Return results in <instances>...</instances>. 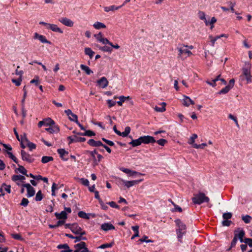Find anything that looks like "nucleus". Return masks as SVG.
I'll return each mask as SVG.
<instances>
[{
	"instance_id": "473e14b6",
	"label": "nucleus",
	"mask_w": 252,
	"mask_h": 252,
	"mask_svg": "<svg viewBox=\"0 0 252 252\" xmlns=\"http://www.w3.org/2000/svg\"><path fill=\"white\" fill-rule=\"evenodd\" d=\"M133 147H136L142 144L140 137L137 139L132 140L129 143Z\"/></svg>"
},
{
	"instance_id": "aec40b11",
	"label": "nucleus",
	"mask_w": 252,
	"mask_h": 252,
	"mask_svg": "<svg viewBox=\"0 0 252 252\" xmlns=\"http://www.w3.org/2000/svg\"><path fill=\"white\" fill-rule=\"evenodd\" d=\"M57 248L61 250V252H72V250L70 249L68 245L66 244H60L58 245Z\"/></svg>"
},
{
	"instance_id": "c03bdc74",
	"label": "nucleus",
	"mask_w": 252,
	"mask_h": 252,
	"mask_svg": "<svg viewBox=\"0 0 252 252\" xmlns=\"http://www.w3.org/2000/svg\"><path fill=\"white\" fill-rule=\"evenodd\" d=\"M68 138L70 139L71 142H84L86 140L84 137L77 138L75 136L73 138H72V137H69Z\"/></svg>"
},
{
	"instance_id": "13d9d810",
	"label": "nucleus",
	"mask_w": 252,
	"mask_h": 252,
	"mask_svg": "<svg viewBox=\"0 0 252 252\" xmlns=\"http://www.w3.org/2000/svg\"><path fill=\"white\" fill-rule=\"evenodd\" d=\"M11 236L14 239L18 240H23V238H22L21 236L19 234H11Z\"/></svg>"
},
{
	"instance_id": "7c9ffc66",
	"label": "nucleus",
	"mask_w": 252,
	"mask_h": 252,
	"mask_svg": "<svg viewBox=\"0 0 252 252\" xmlns=\"http://www.w3.org/2000/svg\"><path fill=\"white\" fill-rule=\"evenodd\" d=\"M80 68L82 70L85 71L87 75H90L93 72V71L88 66L84 64H81Z\"/></svg>"
},
{
	"instance_id": "a878e982",
	"label": "nucleus",
	"mask_w": 252,
	"mask_h": 252,
	"mask_svg": "<svg viewBox=\"0 0 252 252\" xmlns=\"http://www.w3.org/2000/svg\"><path fill=\"white\" fill-rule=\"evenodd\" d=\"M93 27L96 30H100L101 29H105L106 28V25L101 22L96 21L93 24Z\"/></svg>"
},
{
	"instance_id": "9b49d317",
	"label": "nucleus",
	"mask_w": 252,
	"mask_h": 252,
	"mask_svg": "<svg viewBox=\"0 0 252 252\" xmlns=\"http://www.w3.org/2000/svg\"><path fill=\"white\" fill-rule=\"evenodd\" d=\"M142 143L149 144L156 142L155 138L151 136L147 135L140 137Z\"/></svg>"
},
{
	"instance_id": "4be33fe9",
	"label": "nucleus",
	"mask_w": 252,
	"mask_h": 252,
	"mask_svg": "<svg viewBox=\"0 0 252 252\" xmlns=\"http://www.w3.org/2000/svg\"><path fill=\"white\" fill-rule=\"evenodd\" d=\"M58 153L60 155V157L64 160H67L68 158L66 157L68 155V152L63 149H59L58 150Z\"/></svg>"
},
{
	"instance_id": "f3484780",
	"label": "nucleus",
	"mask_w": 252,
	"mask_h": 252,
	"mask_svg": "<svg viewBox=\"0 0 252 252\" xmlns=\"http://www.w3.org/2000/svg\"><path fill=\"white\" fill-rule=\"evenodd\" d=\"M120 170L123 171V172L126 173V174H128L129 175V176H135V175H143L142 174L140 173H139L138 172H136V171H132V170H131L128 168H124V167H122L120 169Z\"/></svg>"
},
{
	"instance_id": "dca6fc26",
	"label": "nucleus",
	"mask_w": 252,
	"mask_h": 252,
	"mask_svg": "<svg viewBox=\"0 0 252 252\" xmlns=\"http://www.w3.org/2000/svg\"><path fill=\"white\" fill-rule=\"evenodd\" d=\"M114 130L115 132L119 135L122 136L123 137L126 136L130 132V127H126L125 130L123 132H120L116 128V127H114Z\"/></svg>"
},
{
	"instance_id": "4c0bfd02",
	"label": "nucleus",
	"mask_w": 252,
	"mask_h": 252,
	"mask_svg": "<svg viewBox=\"0 0 252 252\" xmlns=\"http://www.w3.org/2000/svg\"><path fill=\"white\" fill-rule=\"evenodd\" d=\"M55 124V122L50 118H47L44 119V126H51Z\"/></svg>"
},
{
	"instance_id": "6e6d98bb",
	"label": "nucleus",
	"mask_w": 252,
	"mask_h": 252,
	"mask_svg": "<svg viewBox=\"0 0 252 252\" xmlns=\"http://www.w3.org/2000/svg\"><path fill=\"white\" fill-rule=\"evenodd\" d=\"M232 217V214L231 213H224L222 215V218L223 220H228L231 219Z\"/></svg>"
},
{
	"instance_id": "69168bd1",
	"label": "nucleus",
	"mask_w": 252,
	"mask_h": 252,
	"mask_svg": "<svg viewBox=\"0 0 252 252\" xmlns=\"http://www.w3.org/2000/svg\"><path fill=\"white\" fill-rule=\"evenodd\" d=\"M206 146H207L206 143H202V144H199V145L195 144L193 145V148H194L195 149H199V148L203 149L204 147Z\"/></svg>"
},
{
	"instance_id": "ea45409f",
	"label": "nucleus",
	"mask_w": 252,
	"mask_h": 252,
	"mask_svg": "<svg viewBox=\"0 0 252 252\" xmlns=\"http://www.w3.org/2000/svg\"><path fill=\"white\" fill-rule=\"evenodd\" d=\"M220 77V75H219L217 76V77L216 78L213 79L212 80V82H210V81L207 80V81H206V82L208 85H210V86H211L212 87H215V86H216V82L217 81H219V78Z\"/></svg>"
},
{
	"instance_id": "7ed1b4c3",
	"label": "nucleus",
	"mask_w": 252,
	"mask_h": 252,
	"mask_svg": "<svg viewBox=\"0 0 252 252\" xmlns=\"http://www.w3.org/2000/svg\"><path fill=\"white\" fill-rule=\"evenodd\" d=\"M209 200V198L206 196L204 193L202 192L194 194V196L192 198V202L195 204H200L204 202H208Z\"/></svg>"
},
{
	"instance_id": "c9c22d12",
	"label": "nucleus",
	"mask_w": 252,
	"mask_h": 252,
	"mask_svg": "<svg viewBox=\"0 0 252 252\" xmlns=\"http://www.w3.org/2000/svg\"><path fill=\"white\" fill-rule=\"evenodd\" d=\"M85 54L88 55L92 59L94 54V52L90 48H85L84 50Z\"/></svg>"
},
{
	"instance_id": "bb28decb",
	"label": "nucleus",
	"mask_w": 252,
	"mask_h": 252,
	"mask_svg": "<svg viewBox=\"0 0 252 252\" xmlns=\"http://www.w3.org/2000/svg\"><path fill=\"white\" fill-rule=\"evenodd\" d=\"M55 215L58 219L66 220L67 219V213L65 211H63L60 213H55Z\"/></svg>"
},
{
	"instance_id": "393cba45",
	"label": "nucleus",
	"mask_w": 252,
	"mask_h": 252,
	"mask_svg": "<svg viewBox=\"0 0 252 252\" xmlns=\"http://www.w3.org/2000/svg\"><path fill=\"white\" fill-rule=\"evenodd\" d=\"M183 104L186 106H189L190 104H194V101L191 99L189 97L187 96H184V98L183 99Z\"/></svg>"
},
{
	"instance_id": "f03ea898",
	"label": "nucleus",
	"mask_w": 252,
	"mask_h": 252,
	"mask_svg": "<svg viewBox=\"0 0 252 252\" xmlns=\"http://www.w3.org/2000/svg\"><path fill=\"white\" fill-rule=\"evenodd\" d=\"M197 16L199 19L203 21L206 26H210V29L212 30L214 27V24L217 22V19L215 17H213L211 18L210 21L207 20L206 14L204 12L199 10L197 12Z\"/></svg>"
},
{
	"instance_id": "20e7f679",
	"label": "nucleus",
	"mask_w": 252,
	"mask_h": 252,
	"mask_svg": "<svg viewBox=\"0 0 252 252\" xmlns=\"http://www.w3.org/2000/svg\"><path fill=\"white\" fill-rule=\"evenodd\" d=\"M175 222L178 227V228L176 230L178 238L180 239L186 233V225L183 223L180 220H175Z\"/></svg>"
},
{
	"instance_id": "f257e3e1",
	"label": "nucleus",
	"mask_w": 252,
	"mask_h": 252,
	"mask_svg": "<svg viewBox=\"0 0 252 252\" xmlns=\"http://www.w3.org/2000/svg\"><path fill=\"white\" fill-rule=\"evenodd\" d=\"M12 180L15 182L18 185H22L23 187H25L27 190V196L30 197L32 196V187L30 184H23L25 177L23 175H14L12 177Z\"/></svg>"
},
{
	"instance_id": "cd10ccee",
	"label": "nucleus",
	"mask_w": 252,
	"mask_h": 252,
	"mask_svg": "<svg viewBox=\"0 0 252 252\" xmlns=\"http://www.w3.org/2000/svg\"><path fill=\"white\" fill-rule=\"evenodd\" d=\"M5 190L8 193H10V186L6 185L3 184L2 186L0 188V192L1 193L2 195H4L3 191Z\"/></svg>"
},
{
	"instance_id": "9d476101",
	"label": "nucleus",
	"mask_w": 252,
	"mask_h": 252,
	"mask_svg": "<svg viewBox=\"0 0 252 252\" xmlns=\"http://www.w3.org/2000/svg\"><path fill=\"white\" fill-rule=\"evenodd\" d=\"M59 21L62 24L67 27H72L74 25V22L66 17L61 18L59 19Z\"/></svg>"
},
{
	"instance_id": "338daca9",
	"label": "nucleus",
	"mask_w": 252,
	"mask_h": 252,
	"mask_svg": "<svg viewBox=\"0 0 252 252\" xmlns=\"http://www.w3.org/2000/svg\"><path fill=\"white\" fill-rule=\"evenodd\" d=\"M157 142L160 146H163L165 143L167 142V141L164 139H160L157 141Z\"/></svg>"
},
{
	"instance_id": "5701e85b",
	"label": "nucleus",
	"mask_w": 252,
	"mask_h": 252,
	"mask_svg": "<svg viewBox=\"0 0 252 252\" xmlns=\"http://www.w3.org/2000/svg\"><path fill=\"white\" fill-rule=\"evenodd\" d=\"M32 84H33L35 87H38L42 92H43V87L40 85V81L38 76H35L34 78L32 79Z\"/></svg>"
},
{
	"instance_id": "0eeeda50",
	"label": "nucleus",
	"mask_w": 252,
	"mask_h": 252,
	"mask_svg": "<svg viewBox=\"0 0 252 252\" xmlns=\"http://www.w3.org/2000/svg\"><path fill=\"white\" fill-rule=\"evenodd\" d=\"M69 228L74 234L80 235H83L86 234L85 232L77 224L74 223L71 224Z\"/></svg>"
},
{
	"instance_id": "2eb2a0df",
	"label": "nucleus",
	"mask_w": 252,
	"mask_h": 252,
	"mask_svg": "<svg viewBox=\"0 0 252 252\" xmlns=\"http://www.w3.org/2000/svg\"><path fill=\"white\" fill-rule=\"evenodd\" d=\"M47 29L50 30L54 32H58L60 33H63V31L56 24H49Z\"/></svg>"
},
{
	"instance_id": "49530a36",
	"label": "nucleus",
	"mask_w": 252,
	"mask_h": 252,
	"mask_svg": "<svg viewBox=\"0 0 252 252\" xmlns=\"http://www.w3.org/2000/svg\"><path fill=\"white\" fill-rule=\"evenodd\" d=\"M32 179L37 180H42L45 183H48V179L46 177L42 178L41 176L38 175V176H34L32 175Z\"/></svg>"
},
{
	"instance_id": "c85d7f7f",
	"label": "nucleus",
	"mask_w": 252,
	"mask_h": 252,
	"mask_svg": "<svg viewBox=\"0 0 252 252\" xmlns=\"http://www.w3.org/2000/svg\"><path fill=\"white\" fill-rule=\"evenodd\" d=\"M161 107H158V106H156L154 108V109L158 112H163L166 110L165 106L166 105V103L165 102H162L160 104Z\"/></svg>"
},
{
	"instance_id": "8fccbe9b",
	"label": "nucleus",
	"mask_w": 252,
	"mask_h": 252,
	"mask_svg": "<svg viewBox=\"0 0 252 252\" xmlns=\"http://www.w3.org/2000/svg\"><path fill=\"white\" fill-rule=\"evenodd\" d=\"M78 215L80 218H81L86 219H89V217L88 215V214L83 211L79 212L78 213Z\"/></svg>"
},
{
	"instance_id": "6ab92c4d",
	"label": "nucleus",
	"mask_w": 252,
	"mask_h": 252,
	"mask_svg": "<svg viewBox=\"0 0 252 252\" xmlns=\"http://www.w3.org/2000/svg\"><path fill=\"white\" fill-rule=\"evenodd\" d=\"M101 229L105 231L115 229V226L110 223H104L101 224Z\"/></svg>"
},
{
	"instance_id": "f8f14e48",
	"label": "nucleus",
	"mask_w": 252,
	"mask_h": 252,
	"mask_svg": "<svg viewBox=\"0 0 252 252\" xmlns=\"http://www.w3.org/2000/svg\"><path fill=\"white\" fill-rule=\"evenodd\" d=\"M34 38L35 39H37L42 43H48L51 44V42L48 40L44 35L39 34L35 32L34 34Z\"/></svg>"
},
{
	"instance_id": "79ce46f5",
	"label": "nucleus",
	"mask_w": 252,
	"mask_h": 252,
	"mask_svg": "<svg viewBox=\"0 0 252 252\" xmlns=\"http://www.w3.org/2000/svg\"><path fill=\"white\" fill-rule=\"evenodd\" d=\"M54 159L52 157L50 156H44L42 158L41 161L43 163H46L48 162L53 161Z\"/></svg>"
},
{
	"instance_id": "f704fd0d",
	"label": "nucleus",
	"mask_w": 252,
	"mask_h": 252,
	"mask_svg": "<svg viewBox=\"0 0 252 252\" xmlns=\"http://www.w3.org/2000/svg\"><path fill=\"white\" fill-rule=\"evenodd\" d=\"M120 8H121L120 6L117 7L113 5H111L109 6L104 7V11L105 12H108L110 11H115V10H118Z\"/></svg>"
},
{
	"instance_id": "052dcab7",
	"label": "nucleus",
	"mask_w": 252,
	"mask_h": 252,
	"mask_svg": "<svg viewBox=\"0 0 252 252\" xmlns=\"http://www.w3.org/2000/svg\"><path fill=\"white\" fill-rule=\"evenodd\" d=\"M29 200L27 199V198H23L22 200V201L20 203V205L21 206H23L24 207H26L28 205V203H29Z\"/></svg>"
},
{
	"instance_id": "c756f323",
	"label": "nucleus",
	"mask_w": 252,
	"mask_h": 252,
	"mask_svg": "<svg viewBox=\"0 0 252 252\" xmlns=\"http://www.w3.org/2000/svg\"><path fill=\"white\" fill-rule=\"evenodd\" d=\"M131 229L134 232V235L131 238V239L133 240L135 238L139 237V226H132Z\"/></svg>"
},
{
	"instance_id": "423d86ee",
	"label": "nucleus",
	"mask_w": 252,
	"mask_h": 252,
	"mask_svg": "<svg viewBox=\"0 0 252 252\" xmlns=\"http://www.w3.org/2000/svg\"><path fill=\"white\" fill-rule=\"evenodd\" d=\"M81 131H74V133L79 135L87 136L91 137L95 135V133L91 130H86L84 127H81Z\"/></svg>"
},
{
	"instance_id": "3c124183",
	"label": "nucleus",
	"mask_w": 252,
	"mask_h": 252,
	"mask_svg": "<svg viewBox=\"0 0 252 252\" xmlns=\"http://www.w3.org/2000/svg\"><path fill=\"white\" fill-rule=\"evenodd\" d=\"M148 237L146 235L143 236L141 238H140L138 241L143 243V242H146V243H151L153 242V241L151 240H148Z\"/></svg>"
},
{
	"instance_id": "4468645a",
	"label": "nucleus",
	"mask_w": 252,
	"mask_h": 252,
	"mask_svg": "<svg viewBox=\"0 0 252 252\" xmlns=\"http://www.w3.org/2000/svg\"><path fill=\"white\" fill-rule=\"evenodd\" d=\"M243 73L245 75L247 81L248 82H251V77L250 71V67L248 65L247 67L243 68Z\"/></svg>"
},
{
	"instance_id": "39448f33",
	"label": "nucleus",
	"mask_w": 252,
	"mask_h": 252,
	"mask_svg": "<svg viewBox=\"0 0 252 252\" xmlns=\"http://www.w3.org/2000/svg\"><path fill=\"white\" fill-rule=\"evenodd\" d=\"M187 45H182L177 49L179 51L178 58H182L184 55H187V57H189L192 55V53L189 49H187Z\"/></svg>"
},
{
	"instance_id": "412c9836",
	"label": "nucleus",
	"mask_w": 252,
	"mask_h": 252,
	"mask_svg": "<svg viewBox=\"0 0 252 252\" xmlns=\"http://www.w3.org/2000/svg\"><path fill=\"white\" fill-rule=\"evenodd\" d=\"M97 83L100 87L102 88H105L108 86V81L106 77H102L97 81Z\"/></svg>"
},
{
	"instance_id": "680f3d73",
	"label": "nucleus",
	"mask_w": 252,
	"mask_h": 252,
	"mask_svg": "<svg viewBox=\"0 0 252 252\" xmlns=\"http://www.w3.org/2000/svg\"><path fill=\"white\" fill-rule=\"evenodd\" d=\"M21 81L22 80L20 78L17 79H12V82L14 83L16 86L20 85Z\"/></svg>"
},
{
	"instance_id": "1a4fd4ad",
	"label": "nucleus",
	"mask_w": 252,
	"mask_h": 252,
	"mask_svg": "<svg viewBox=\"0 0 252 252\" xmlns=\"http://www.w3.org/2000/svg\"><path fill=\"white\" fill-rule=\"evenodd\" d=\"M143 179L133 180V181H126L123 179H121V181L123 183V184L127 188H129L130 187L136 185L140 182H142Z\"/></svg>"
},
{
	"instance_id": "4d7b16f0",
	"label": "nucleus",
	"mask_w": 252,
	"mask_h": 252,
	"mask_svg": "<svg viewBox=\"0 0 252 252\" xmlns=\"http://www.w3.org/2000/svg\"><path fill=\"white\" fill-rule=\"evenodd\" d=\"M94 36L95 37L97 41L99 42L101 40L102 38L103 37V36L101 32H99L98 34H94Z\"/></svg>"
},
{
	"instance_id": "a18cd8bd",
	"label": "nucleus",
	"mask_w": 252,
	"mask_h": 252,
	"mask_svg": "<svg viewBox=\"0 0 252 252\" xmlns=\"http://www.w3.org/2000/svg\"><path fill=\"white\" fill-rule=\"evenodd\" d=\"M231 89L228 86H226L225 88L222 89L220 91L218 94H225L227 93Z\"/></svg>"
},
{
	"instance_id": "e433bc0d",
	"label": "nucleus",
	"mask_w": 252,
	"mask_h": 252,
	"mask_svg": "<svg viewBox=\"0 0 252 252\" xmlns=\"http://www.w3.org/2000/svg\"><path fill=\"white\" fill-rule=\"evenodd\" d=\"M120 100L117 102V103L119 106H122L123 103L124 102L126 99H130V97L129 96H125L123 95L120 96L119 97Z\"/></svg>"
},
{
	"instance_id": "ddd939ff",
	"label": "nucleus",
	"mask_w": 252,
	"mask_h": 252,
	"mask_svg": "<svg viewBox=\"0 0 252 252\" xmlns=\"http://www.w3.org/2000/svg\"><path fill=\"white\" fill-rule=\"evenodd\" d=\"M20 141L21 142V147L22 148H25L26 147L25 144H26L29 147L30 150H32V144L28 141L25 135L21 137V140Z\"/></svg>"
},
{
	"instance_id": "bf43d9fd",
	"label": "nucleus",
	"mask_w": 252,
	"mask_h": 252,
	"mask_svg": "<svg viewBox=\"0 0 252 252\" xmlns=\"http://www.w3.org/2000/svg\"><path fill=\"white\" fill-rule=\"evenodd\" d=\"M100 43H102L103 44H109L111 45V42L109 41V40L105 37H103L101 39V40L100 41Z\"/></svg>"
},
{
	"instance_id": "b1692460",
	"label": "nucleus",
	"mask_w": 252,
	"mask_h": 252,
	"mask_svg": "<svg viewBox=\"0 0 252 252\" xmlns=\"http://www.w3.org/2000/svg\"><path fill=\"white\" fill-rule=\"evenodd\" d=\"M88 143L92 146L94 147H99V146H102L103 144L102 142L100 141H95L94 139H90L88 141Z\"/></svg>"
},
{
	"instance_id": "2f4dec72",
	"label": "nucleus",
	"mask_w": 252,
	"mask_h": 252,
	"mask_svg": "<svg viewBox=\"0 0 252 252\" xmlns=\"http://www.w3.org/2000/svg\"><path fill=\"white\" fill-rule=\"evenodd\" d=\"M197 138V135L196 134H192L188 140V143L189 145H192L193 147V145L196 144L194 142L195 140Z\"/></svg>"
},
{
	"instance_id": "774afa93",
	"label": "nucleus",
	"mask_w": 252,
	"mask_h": 252,
	"mask_svg": "<svg viewBox=\"0 0 252 252\" xmlns=\"http://www.w3.org/2000/svg\"><path fill=\"white\" fill-rule=\"evenodd\" d=\"M245 243H247L250 247H252V239L250 238L246 239Z\"/></svg>"
},
{
	"instance_id": "6e6552de",
	"label": "nucleus",
	"mask_w": 252,
	"mask_h": 252,
	"mask_svg": "<svg viewBox=\"0 0 252 252\" xmlns=\"http://www.w3.org/2000/svg\"><path fill=\"white\" fill-rule=\"evenodd\" d=\"M65 113L68 116V119L72 121L75 122L78 126H81L77 121V116L75 114L73 113L71 110L67 109L64 111Z\"/></svg>"
},
{
	"instance_id": "de8ad7c7",
	"label": "nucleus",
	"mask_w": 252,
	"mask_h": 252,
	"mask_svg": "<svg viewBox=\"0 0 252 252\" xmlns=\"http://www.w3.org/2000/svg\"><path fill=\"white\" fill-rule=\"evenodd\" d=\"M242 220L246 223H249L252 220V217L249 215L243 216L242 217Z\"/></svg>"
},
{
	"instance_id": "58836bf2",
	"label": "nucleus",
	"mask_w": 252,
	"mask_h": 252,
	"mask_svg": "<svg viewBox=\"0 0 252 252\" xmlns=\"http://www.w3.org/2000/svg\"><path fill=\"white\" fill-rule=\"evenodd\" d=\"M15 172L16 173L20 172L23 175H26L27 173L26 169L23 166L21 165H19V167L15 169Z\"/></svg>"
},
{
	"instance_id": "a19ab883",
	"label": "nucleus",
	"mask_w": 252,
	"mask_h": 252,
	"mask_svg": "<svg viewBox=\"0 0 252 252\" xmlns=\"http://www.w3.org/2000/svg\"><path fill=\"white\" fill-rule=\"evenodd\" d=\"M21 155L22 157V159L27 161H30V156L25 151H21Z\"/></svg>"
},
{
	"instance_id": "a211bd4d",
	"label": "nucleus",
	"mask_w": 252,
	"mask_h": 252,
	"mask_svg": "<svg viewBox=\"0 0 252 252\" xmlns=\"http://www.w3.org/2000/svg\"><path fill=\"white\" fill-rule=\"evenodd\" d=\"M75 250L73 252H80L85 248H87L86 246V243L84 242H81L74 246Z\"/></svg>"
},
{
	"instance_id": "e2e57ef3",
	"label": "nucleus",
	"mask_w": 252,
	"mask_h": 252,
	"mask_svg": "<svg viewBox=\"0 0 252 252\" xmlns=\"http://www.w3.org/2000/svg\"><path fill=\"white\" fill-rule=\"evenodd\" d=\"M107 103L108 104L109 107L111 108V107L115 106L116 105V104L117 103V102L113 101L112 100H111V99H108L107 100Z\"/></svg>"
},
{
	"instance_id": "603ef678",
	"label": "nucleus",
	"mask_w": 252,
	"mask_h": 252,
	"mask_svg": "<svg viewBox=\"0 0 252 252\" xmlns=\"http://www.w3.org/2000/svg\"><path fill=\"white\" fill-rule=\"evenodd\" d=\"M78 179L82 185L87 187L89 186V182L88 179L84 178H80Z\"/></svg>"
},
{
	"instance_id": "37998d69",
	"label": "nucleus",
	"mask_w": 252,
	"mask_h": 252,
	"mask_svg": "<svg viewBox=\"0 0 252 252\" xmlns=\"http://www.w3.org/2000/svg\"><path fill=\"white\" fill-rule=\"evenodd\" d=\"M43 195L42 193V192L40 190H39L36 194L35 200L36 201H40L43 199Z\"/></svg>"
},
{
	"instance_id": "864d4df0",
	"label": "nucleus",
	"mask_w": 252,
	"mask_h": 252,
	"mask_svg": "<svg viewBox=\"0 0 252 252\" xmlns=\"http://www.w3.org/2000/svg\"><path fill=\"white\" fill-rule=\"evenodd\" d=\"M244 235H245V232L243 230H241L238 233V234L237 236H236V237H237V238L238 237L240 239L241 242H243V238Z\"/></svg>"
},
{
	"instance_id": "5fc2aeb1",
	"label": "nucleus",
	"mask_w": 252,
	"mask_h": 252,
	"mask_svg": "<svg viewBox=\"0 0 252 252\" xmlns=\"http://www.w3.org/2000/svg\"><path fill=\"white\" fill-rule=\"evenodd\" d=\"M99 49L102 51L106 52L111 53L112 51V49L108 46H103L99 48Z\"/></svg>"
},
{
	"instance_id": "0e129e2a",
	"label": "nucleus",
	"mask_w": 252,
	"mask_h": 252,
	"mask_svg": "<svg viewBox=\"0 0 252 252\" xmlns=\"http://www.w3.org/2000/svg\"><path fill=\"white\" fill-rule=\"evenodd\" d=\"M231 222L232 221L231 220H223L221 223L223 226H229Z\"/></svg>"
},
{
	"instance_id": "09e8293b",
	"label": "nucleus",
	"mask_w": 252,
	"mask_h": 252,
	"mask_svg": "<svg viewBox=\"0 0 252 252\" xmlns=\"http://www.w3.org/2000/svg\"><path fill=\"white\" fill-rule=\"evenodd\" d=\"M64 220H59L57 224H55V225H52V224H50L49 225V227L51 228H56V227H58V226L63 224L64 223Z\"/></svg>"
},
{
	"instance_id": "72a5a7b5",
	"label": "nucleus",
	"mask_w": 252,
	"mask_h": 252,
	"mask_svg": "<svg viewBox=\"0 0 252 252\" xmlns=\"http://www.w3.org/2000/svg\"><path fill=\"white\" fill-rule=\"evenodd\" d=\"M45 130L50 133H57L60 130L59 127H48Z\"/></svg>"
}]
</instances>
